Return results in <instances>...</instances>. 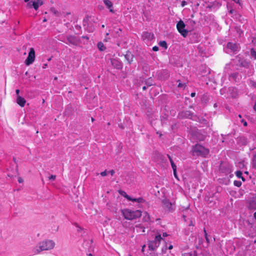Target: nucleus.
Wrapping results in <instances>:
<instances>
[{"label": "nucleus", "mask_w": 256, "mask_h": 256, "mask_svg": "<svg viewBox=\"0 0 256 256\" xmlns=\"http://www.w3.org/2000/svg\"><path fill=\"white\" fill-rule=\"evenodd\" d=\"M55 243L52 240H46L40 242L34 250V254H38L42 251L48 250L52 249Z\"/></svg>", "instance_id": "nucleus-1"}, {"label": "nucleus", "mask_w": 256, "mask_h": 256, "mask_svg": "<svg viewBox=\"0 0 256 256\" xmlns=\"http://www.w3.org/2000/svg\"><path fill=\"white\" fill-rule=\"evenodd\" d=\"M122 212L125 219L132 220L140 217L142 212L140 210H132L130 209H124Z\"/></svg>", "instance_id": "nucleus-2"}, {"label": "nucleus", "mask_w": 256, "mask_h": 256, "mask_svg": "<svg viewBox=\"0 0 256 256\" xmlns=\"http://www.w3.org/2000/svg\"><path fill=\"white\" fill-rule=\"evenodd\" d=\"M193 152L196 153L198 156L206 158L208 155L210 150L203 146L198 144L193 146Z\"/></svg>", "instance_id": "nucleus-3"}, {"label": "nucleus", "mask_w": 256, "mask_h": 256, "mask_svg": "<svg viewBox=\"0 0 256 256\" xmlns=\"http://www.w3.org/2000/svg\"><path fill=\"white\" fill-rule=\"evenodd\" d=\"M162 240V238L160 234L156 236L154 240L150 241L148 244L149 249L152 250H155L159 246Z\"/></svg>", "instance_id": "nucleus-4"}, {"label": "nucleus", "mask_w": 256, "mask_h": 256, "mask_svg": "<svg viewBox=\"0 0 256 256\" xmlns=\"http://www.w3.org/2000/svg\"><path fill=\"white\" fill-rule=\"evenodd\" d=\"M30 50L28 56L24 62L26 66H30L32 64L35 60L36 55L34 48H31Z\"/></svg>", "instance_id": "nucleus-5"}, {"label": "nucleus", "mask_w": 256, "mask_h": 256, "mask_svg": "<svg viewBox=\"0 0 256 256\" xmlns=\"http://www.w3.org/2000/svg\"><path fill=\"white\" fill-rule=\"evenodd\" d=\"M185 24L182 20H180L177 24L176 28L178 32L184 36L186 37L188 34V31L184 28Z\"/></svg>", "instance_id": "nucleus-6"}, {"label": "nucleus", "mask_w": 256, "mask_h": 256, "mask_svg": "<svg viewBox=\"0 0 256 256\" xmlns=\"http://www.w3.org/2000/svg\"><path fill=\"white\" fill-rule=\"evenodd\" d=\"M32 2V4H31V2H28L26 4V7L29 8H34L35 10H37L39 6L42 5L43 4V2L42 0H36Z\"/></svg>", "instance_id": "nucleus-7"}, {"label": "nucleus", "mask_w": 256, "mask_h": 256, "mask_svg": "<svg viewBox=\"0 0 256 256\" xmlns=\"http://www.w3.org/2000/svg\"><path fill=\"white\" fill-rule=\"evenodd\" d=\"M206 136L200 132L198 130H194V134H193V139L197 140L202 141L204 140Z\"/></svg>", "instance_id": "nucleus-8"}, {"label": "nucleus", "mask_w": 256, "mask_h": 256, "mask_svg": "<svg viewBox=\"0 0 256 256\" xmlns=\"http://www.w3.org/2000/svg\"><path fill=\"white\" fill-rule=\"evenodd\" d=\"M67 40L70 44L74 46H76L78 43V41L75 36H67Z\"/></svg>", "instance_id": "nucleus-9"}, {"label": "nucleus", "mask_w": 256, "mask_h": 256, "mask_svg": "<svg viewBox=\"0 0 256 256\" xmlns=\"http://www.w3.org/2000/svg\"><path fill=\"white\" fill-rule=\"evenodd\" d=\"M248 208L250 210H256V196L250 200Z\"/></svg>", "instance_id": "nucleus-10"}, {"label": "nucleus", "mask_w": 256, "mask_h": 256, "mask_svg": "<svg viewBox=\"0 0 256 256\" xmlns=\"http://www.w3.org/2000/svg\"><path fill=\"white\" fill-rule=\"evenodd\" d=\"M142 37L143 40H151L154 38L153 34L148 32H144L142 34Z\"/></svg>", "instance_id": "nucleus-11"}, {"label": "nucleus", "mask_w": 256, "mask_h": 256, "mask_svg": "<svg viewBox=\"0 0 256 256\" xmlns=\"http://www.w3.org/2000/svg\"><path fill=\"white\" fill-rule=\"evenodd\" d=\"M227 48L231 50L233 52H236L238 50L239 48V46L236 44L230 42H228L227 44Z\"/></svg>", "instance_id": "nucleus-12"}, {"label": "nucleus", "mask_w": 256, "mask_h": 256, "mask_svg": "<svg viewBox=\"0 0 256 256\" xmlns=\"http://www.w3.org/2000/svg\"><path fill=\"white\" fill-rule=\"evenodd\" d=\"M16 102V103L21 107H24L26 102V100L20 95L17 96Z\"/></svg>", "instance_id": "nucleus-13"}, {"label": "nucleus", "mask_w": 256, "mask_h": 256, "mask_svg": "<svg viewBox=\"0 0 256 256\" xmlns=\"http://www.w3.org/2000/svg\"><path fill=\"white\" fill-rule=\"evenodd\" d=\"M238 64L242 67L248 68L250 65V62L240 58L238 60Z\"/></svg>", "instance_id": "nucleus-14"}, {"label": "nucleus", "mask_w": 256, "mask_h": 256, "mask_svg": "<svg viewBox=\"0 0 256 256\" xmlns=\"http://www.w3.org/2000/svg\"><path fill=\"white\" fill-rule=\"evenodd\" d=\"M104 2L108 8H110V11L112 12H114L112 8V4L110 0H104Z\"/></svg>", "instance_id": "nucleus-15"}, {"label": "nucleus", "mask_w": 256, "mask_h": 256, "mask_svg": "<svg viewBox=\"0 0 256 256\" xmlns=\"http://www.w3.org/2000/svg\"><path fill=\"white\" fill-rule=\"evenodd\" d=\"M142 220L144 222H152V221L150 220V214H148V213L146 212L144 213Z\"/></svg>", "instance_id": "nucleus-16"}, {"label": "nucleus", "mask_w": 256, "mask_h": 256, "mask_svg": "<svg viewBox=\"0 0 256 256\" xmlns=\"http://www.w3.org/2000/svg\"><path fill=\"white\" fill-rule=\"evenodd\" d=\"M125 57L128 63L130 64L133 61L134 56L131 53L126 54Z\"/></svg>", "instance_id": "nucleus-17"}, {"label": "nucleus", "mask_w": 256, "mask_h": 256, "mask_svg": "<svg viewBox=\"0 0 256 256\" xmlns=\"http://www.w3.org/2000/svg\"><path fill=\"white\" fill-rule=\"evenodd\" d=\"M97 46L100 51H104L106 49V46H104L102 42H98V43Z\"/></svg>", "instance_id": "nucleus-18"}, {"label": "nucleus", "mask_w": 256, "mask_h": 256, "mask_svg": "<svg viewBox=\"0 0 256 256\" xmlns=\"http://www.w3.org/2000/svg\"><path fill=\"white\" fill-rule=\"evenodd\" d=\"M209 100V97L206 94H204L202 98V102L203 103H206Z\"/></svg>", "instance_id": "nucleus-19"}, {"label": "nucleus", "mask_w": 256, "mask_h": 256, "mask_svg": "<svg viewBox=\"0 0 256 256\" xmlns=\"http://www.w3.org/2000/svg\"><path fill=\"white\" fill-rule=\"evenodd\" d=\"M159 45L160 46L164 48L165 49H166L168 48L167 44L166 42L164 40L160 42Z\"/></svg>", "instance_id": "nucleus-20"}, {"label": "nucleus", "mask_w": 256, "mask_h": 256, "mask_svg": "<svg viewBox=\"0 0 256 256\" xmlns=\"http://www.w3.org/2000/svg\"><path fill=\"white\" fill-rule=\"evenodd\" d=\"M120 193L124 196V198H126L128 200H130V196L128 195L124 191H120Z\"/></svg>", "instance_id": "nucleus-21"}, {"label": "nucleus", "mask_w": 256, "mask_h": 256, "mask_svg": "<svg viewBox=\"0 0 256 256\" xmlns=\"http://www.w3.org/2000/svg\"><path fill=\"white\" fill-rule=\"evenodd\" d=\"M252 167L256 170V154L254 155L252 160Z\"/></svg>", "instance_id": "nucleus-22"}, {"label": "nucleus", "mask_w": 256, "mask_h": 256, "mask_svg": "<svg viewBox=\"0 0 256 256\" xmlns=\"http://www.w3.org/2000/svg\"><path fill=\"white\" fill-rule=\"evenodd\" d=\"M234 184L235 186L240 187L242 186V182L238 180H234Z\"/></svg>", "instance_id": "nucleus-23"}, {"label": "nucleus", "mask_w": 256, "mask_h": 256, "mask_svg": "<svg viewBox=\"0 0 256 256\" xmlns=\"http://www.w3.org/2000/svg\"><path fill=\"white\" fill-rule=\"evenodd\" d=\"M178 86L180 88H185L186 87V84L182 83L180 80H178Z\"/></svg>", "instance_id": "nucleus-24"}, {"label": "nucleus", "mask_w": 256, "mask_h": 256, "mask_svg": "<svg viewBox=\"0 0 256 256\" xmlns=\"http://www.w3.org/2000/svg\"><path fill=\"white\" fill-rule=\"evenodd\" d=\"M250 54L254 58L256 59V52L254 50V48H252L250 50Z\"/></svg>", "instance_id": "nucleus-25"}, {"label": "nucleus", "mask_w": 256, "mask_h": 256, "mask_svg": "<svg viewBox=\"0 0 256 256\" xmlns=\"http://www.w3.org/2000/svg\"><path fill=\"white\" fill-rule=\"evenodd\" d=\"M236 175L238 178H240L242 176V172L240 170H238L236 172Z\"/></svg>", "instance_id": "nucleus-26"}, {"label": "nucleus", "mask_w": 256, "mask_h": 256, "mask_svg": "<svg viewBox=\"0 0 256 256\" xmlns=\"http://www.w3.org/2000/svg\"><path fill=\"white\" fill-rule=\"evenodd\" d=\"M56 178V175H51L48 178V180H54Z\"/></svg>", "instance_id": "nucleus-27"}, {"label": "nucleus", "mask_w": 256, "mask_h": 256, "mask_svg": "<svg viewBox=\"0 0 256 256\" xmlns=\"http://www.w3.org/2000/svg\"><path fill=\"white\" fill-rule=\"evenodd\" d=\"M170 164H171V166H172V170H176V165L174 164V161L172 162H170Z\"/></svg>", "instance_id": "nucleus-28"}, {"label": "nucleus", "mask_w": 256, "mask_h": 256, "mask_svg": "<svg viewBox=\"0 0 256 256\" xmlns=\"http://www.w3.org/2000/svg\"><path fill=\"white\" fill-rule=\"evenodd\" d=\"M144 202V200L142 198H137V202L138 203H142Z\"/></svg>", "instance_id": "nucleus-29"}, {"label": "nucleus", "mask_w": 256, "mask_h": 256, "mask_svg": "<svg viewBox=\"0 0 256 256\" xmlns=\"http://www.w3.org/2000/svg\"><path fill=\"white\" fill-rule=\"evenodd\" d=\"M100 174L102 176H105L107 175V172H106V170H104V172H100Z\"/></svg>", "instance_id": "nucleus-30"}, {"label": "nucleus", "mask_w": 256, "mask_h": 256, "mask_svg": "<svg viewBox=\"0 0 256 256\" xmlns=\"http://www.w3.org/2000/svg\"><path fill=\"white\" fill-rule=\"evenodd\" d=\"M241 122L243 124L244 126H248V123L244 120L242 119L241 120Z\"/></svg>", "instance_id": "nucleus-31"}, {"label": "nucleus", "mask_w": 256, "mask_h": 256, "mask_svg": "<svg viewBox=\"0 0 256 256\" xmlns=\"http://www.w3.org/2000/svg\"><path fill=\"white\" fill-rule=\"evenodd\" d=\"M152 50L154 52H157L158 50V47L157 46H154L153 48H152Z\"/></svg>", "instance_id": "nucleus-32"}, {"label": "nucleus", "mask_w": 256, "mask_h": 256, "mask_svg": "<svg viewBox=\"0 0 256 256\" xmlns=\"http://www.w3.org/2000/svg\"><path fill=\"white\" fill-rule=\"evenodd\" d=\"M232 1L234 2H235L238 4L239 5L241 6L242 4L240 0H232Z\"/></svg>", "instance_id": "nucleus-33"}, {"label": "nucleus", "mask_w": 256, "mask_h": 256, "mask_svg": "<svg viewBox=\"0 0 256 256\" xmlns=\"http://www.w3.org/2000/svg\"><path fill=\"white\" fill-rule=\"evenodd\" d=\"M204 233H205V237H206V241L208 242L209 240H208V234L206 232V230H204Z\"/></svg>", "instance_id": "nucleus-34"}, {"label": "nucleus", "mask_w": 256, "mask_h": 256, "mask_svg": "<svg viewBox=\"0 0 256 256\" xmlns=\"http://www.w3.org/2000/svg\"><path fill=\"white\" fill-rule=\"evenodd\" d=\"M130 199L128 200L132 201L133 202H137V198H132L130 196Z\"/></svg>", "instance_id": "nucleus-35"}, {"label": "nucleus", "mask_w": 256, "mask_h": 256, "mask_svg": "<svg viewBox=\"0 0 256 256\" xmlns=\"http://www.w3.org/2000/svg\"><path fill=\"white\" fill-rule=\"evenodd\" d=\"M109 172L111 176H112L114 174L115 172L114 170H112Z\"/></svg>", "instance_id": "nucleus-36"}, {"label": "nucleus", "mask_w": 256, "mask_h": 256, "mask_svg": "<svg viewBox=\"0 0 256 256\" xmlns=\"http://www.w3.org/2000/svg\"><path fill=\"white\" fill-rule=\"evenodd\" d=\"M174 172V174L176 178H178V176L176 174V170H173Z\"/></svg>", "instance_id": "nucleus-37"}, {"label": "nucleus", "mask_w": 256, "mask_h": 256, "mask_svg": "<svg viewBox=\"0 0 256 256\" xmlns=\"http://www.w3.org/2000/svg\"><path fill=\"white\" fill-rule=\"evenodd\" d=\"M23 179L22 178H19L18 179V182H19V183H21L22 182H23Z\"/></svg>", "instance_id": "nucleus-38"}, {"label": "nucleus", "mask_w": 256, "mask_h": 256, "mask_svg": "<svg viewBox=\"0 0 256 256\" xmlns=\"http://www.w3.org/2000/svg\"><path fill=\"white\" fill-rule=\"evenodd\" d=\"M168 159H169V160H170V162H172V161H173V160H172V157H171L169 154H168Z\"/></svg>", "instance_id": "nucleus-39"}, {"label": "nucleus", "mask_w": 256, "mask_h": 256, "mask_svg": "<svg viewBox=\"0 0 256 256\" xmlns=\"http://www.w3.org/2000/svg\"><path fill=\"white\" fill-rule=\"evenodd\" d=\"M16 95L18 96V95H19L20 90H18V89L16 90Z\"/></svg>", "instance_id": "nucleus-40"}, {"label": "nucleus", "mask_w": 256, "mask_h": 256, "mask_svg": "<svg viewBox=\"0 0 256 256\" xmlns=\"http://www.w3.org/2000/svg\"><path fill=\"white\" fill-rule=\"evenodd\" d=\"M162 236L164 237L166 236H168V234L166 232H164L162 234Z\"/></svg>", "instance_id": "nucleus-41"}, {"label": "nucleus", "mask_w": 256, "mask_h": 256, "mask_svg": "<svg viewBox=\"0 0 256 256\" xmlns=\"http://www.w3.org/2000/svg\"><path fill=\"white\" fill-rule=\"evenodd\" d=\"M168 248L169 250H172L173 248V246L172 245H170Z\"/></svg>", "instance_id": "nucleus-42"}, {"label": "nucleus", "mask_w": 256, "mask_h": 256, "mask_svg": "<svg viewBox=\"0 0 256 256\" xmlns=\"http://www.w3.org/2000/svg\"><path fill=\"white\" fill-rule=\"evenodd\" d=\"M254 218L256 220V212L254 214Z\"/></svg>", "instance_id": "nucleus-43"}, {"label": "nucleus", "mask_w": 256, "mask_h": 256, "mask_svg": "<svg viewBox=\"0 0 256 256\" xmlns=\"http://www.w3.org/2000/svg\"><path fill=\"white\" fill-rule=\"evenodd\" d=\"M254 109L256 112V103H255V104L254 105Z\"/></svg>", "instance_id": "nucleus-44"}, {"label": "nucleus", "mask_w": 256, "mask_h": 256, "mask_svg": "<svg viewBox=\"0 0 256 256\" xmlns=\"http://www.w3.org/2000/svg\"><path fill=\"white\" fill-rule=\"evenodd\" d=\"M142 88L143 90H145L146 89V86H144Z\"/></svg>", "instance_id": "nucleus-45"}, {"label": "nucleus", "mask_w": 256, "mask_h": 256, "mask_svg": "<svg viewBox=\"0 0 256 256\" xmlns=\"http://www.w3.org/2000/svg\"><path fill=\"white\" fill-rule=\"evenodd\" d=\"M185 5V2H183L182 4V6H184Z\"/></svg>", "instance_id": "nucleus-46"}, {"label": "nucleus", "mask_w": 256, "mask_h": 256, "mask_svg": "<svg viewBox=\"0 0 256 256\" xmlns=\"http://www.w3.org/2000/svg\"><path fill=\"white\" fill-rule=\"evenodd\" d=\"M240 178H241L244 182L245 180V179L242 176Z\"/></svg>", "instance_id": "nucleus-47"}, {"label": "nucleus", "mask_w": 256, "mask_h": 256, "mask_svg": "<svg viewBox=\"0 0 256 256\" xmlns=\"http://www.w3.org/2000/svg\"><path fill=\"white\" fill-rule=\"evenodd\" d=\"M91 120H92V122H93L94 120V118H92H92H91Z\"/></svg>", "instance_id": "nucleus-48"}, {"label": "nucleus", "mask_w": 256, "mask_h": 256, "mask_svg": "<svg viewBox=\"0 0 256 256\" xmlns=\"http://www.w3.org/2000/svg\"><path fill=\"white\" fill-rule=\"evenodd\" d=\"M116 34H118V36H120V34H119V32H116Z\"/></svg>", "instance_id": "nucleus-49"}, {"label": "nucleus", "mask_w": 256, "mask_h": 256, "mask_svg": "<svg viewBox=\"0 0 256 256\" xmlns=\"http://www.w3.org/2000/svg\"><path fill=\"white\" fill-rule=\"evenodd\" d=\"M83 38H86V39H88V36H83Z\"/></svg>", "instance_id": "nucleus-50"}, {"label": "nucleus", "mask_w": 256, "mask_h": 256, "mask_svg": "<svg viewBox=\"0 0 256 256\" xmlns=\"http://www.w3.org/2000/svg\"><path fill=\"white\" fill-rule=\"evenodd\" d=\"M157 134H158L160 136H162V134L159 133L158 132H157Z\"/></svg>", "instance_id": "nucleus-51"}, {"label": "nucleus", "mask_w": 256, "mask_h": 256, "mask_svg": "<svg viewBox=\"0 0 256 256\" xmlns=\"http://www.w3.org/2000/svg\"><path fill=\"white\" fill-rule=\"evenodd\" d=\"M145 246L144 245L142 248V251L143 252L144 250V248Z\"/></svg>", "instance_id": "nucleus-52"}, {"label": "nucleus", "mask_w": 256, "mask_h": 256, "mask_svg": "<svg viewBox=\"0 0 256 256\" xmlns=\"http://www.w3.org/2000/svg\"><path fill=\"white\" fill-rule=\"evenodd\" d=\"M88 256H92V254H88Z\"/></svg>", "instance_id": "nucleus-53"}, {"label": "nucleus", "mask_w": 256, "mask_h": 256, "mask_svg": "<svg viewBox=\"0 0 256 256\" xmlns=\"http://www.w3.org/2000/svg\"><path fill=\"white\" fill-rule=\"evenodd\" d=\"M238 117H239L240 118H242V116H241V114H238Z\"/></svg>", "instance_id": "nucleus-54"}, {"label": "nucleus", "mask_w": 256, "mask_h": 256, "mask_svg": "<svg viewBox=\"0 0 256 256\" xmlns=\"http://www.w3.org/2000/svg\"><path fill=\"white\" fill-rule=\"evenodd\" d=\"M102 28H104L105 27V26H104V24H102Z\"/></svg>", "instance_id": "nucleus-55"}, {"label": "nucleus", "mask_w": 256, "mask_h": 256, "mask_svg": "<svg viewBox=\"0 0 256 256\" xmlns=\"http://www.w3.org/2000/svg\"><path fill=\"white\" fill-rule=\"evenodd\" d=\"M118 31H120V32H122V29L121 28H118Z\"/></svg>", "instance_id": "nucleus-56"}, {"label": "nucleus", "mask_w": 256, "mask_h": 256, "mask_svg": "<svg viewBox=\"0 0 256 256\" xmlns=\"http://www.w3.org/2000/svg\"><path fill=\"white\" fill-rule=\"evenodd\" d=\"M196 95V93L195 92H193V97H194Z\"/></svg>", "instance_id": "nucleus-57"}, {"label": "nucleus", "mask_w": 256, "mask_h": 256, "mask_svg": "<svg viewBox=\"0 0 256 256\" xmlns=\"http://www.w3.org/2000/svg\"><path fill=\"white\" fill-rule=\"evenodd\" d=\"M192 224V221H190V224H189V226H191Z\"/></svg>", "instance_id": "nucleus-58"}, {"label": "nucleus", "mask_w": 256, "mask_h": 256, "mask_svg": "<svg viewBox=\"0 0 256 256\" xmlns=\"http://www.w3.org/2000/svg\"><path fill=\"white\" fill-rule=\"evenodd\" d=\"M46 18H44V19L43 20V22H46Z\"/></svg>", "instance_id": "nucleus-59"}, {"label": "nucleus", "mask_w": 256, "mask_h": 256, "mask_svg": "<svg viewBox=\"0 0 256 256\" xmlns=\"http://www.w3.org/2000/svg\"><path fill=\"white\" fill-rule=\"evenodd\" d=\"M30 0H24L25 2H28Z\"/></svg>", "instance_id": "nucleus-60"}, {"label": "nucleus", "mask_w": 256, "mask_h": 256, "mask_svg": "<svg viewBox=\"0 0 256 256\" xmlns=\"http://www.w3.org/2000/svg\"><path fill=\"white\" fill-rule=\"evenodd\" d=\"M47 66V64H44V68H46Z\"/></svg>", "instance_id": "nucleus-61"}, {"label": "nucleus", "mask_w": 256, "mask_h": 256, "mask_svg": "<svg viewBox=\"0 0 256 256\" xmlns=\"http://www.w3.org/2000/svg\"><path fill=\"white\" fill-rule=\"evenodd\" d=\"M108 34H109V33H108V32H107V33L106 34V36H108Z\"/></svg>", "instance_id": "nucleus-62"}, {"label": "nucleus", "mask_w": 256, "mask_h": 256, "mask_svg": "<svg viewBox=\"0 0 256 256\" xmlns=\"http://www.w3.org/2000/svg\"><path fill=\"white\" fill-rule=\"evenodd\" d=\"M183 217H184V220H185V218H186L185 216H184H184H183Z\"/></svg>", "instance_id": "nucleus-63"}, {"label": "nucleus", "mask_w": 256, "mask_h": 256, "mask_svg": "<svg viewBox=\"0 0 256 256\" xmlns=\"http://www.w3.org/2000/svg\"><path fill=\"white\" fill-rule=\"evenodd\" d=\"M230 13H232V10H230Z\"/></svg>", "instance_id": "nucleus-64"}]
</instances>
